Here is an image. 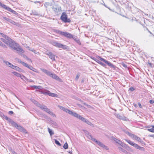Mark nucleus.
Returning <instances> with one entry per match:
<instances>
[{"label":"nucleus","mask_w":154,"mask_h":154,"mask_svg":"<svg viewBox=\"0 0 154 154\" xmlns=\"http://www.w3.org/2000/svg\"><path fill=\"white\" fill-rule=\"evenodd\" d=\"M0 34L3 37L1 38V40L14 49L18 46V44L13 40L11 38L4 34L0 32Z\"/></svg>","instance_id":"1"},{"label":"nucleus","mask_w":154,"mask_h":154,"mask_svg":"<svg viewBox=\"0 0 154 154\" xmlns=\"http://www.w3.org/2000/svg\"><path fill=\"white\" fill-rule=\"evenodd\" d=\"M64 111L68 113L69 114L76 117L82 122L86 123L88 125H90L92 127H94V125L93 124H92L88 120L82 117L80 115L77 113H76L66 108H65Z\"/></svg>","instance_id":"2"},{"label":"nucleus","mask_w":154,"mask_h":154,"mask_svg":"<svg viewBox=\"0 0 154 154\" xmlns=\"http://www.w3.org/2000/svg\"><path fill=\"white\" fill-rule=\"evenodd\" d=\"M86 136L89 139L91 140L92 141L94 142L100 147L105 148L106 149H108V148L107 146L105 145L103 143L101 142H100L97 141L96 139L93 138L92 135Z\"/></svg>","instance_id":"3"},{"label":"nucleus","mask_w":154,"mask_h":154,"mask_svg":"<svg viewBox=\"0 0 154 154\" xmlns=\"http://www.w3.org/2000/svg\"><path fill=\"white\" fill-rule=\"evenodd\" d=\"M125 140L129 144L133 146L136 148L140 149L142 151H144L145 149L144 148L140 146L138 144L134 143V142H132V141H131L130 140H128L127 139H125Z\"/></svg>","instance_id":"4"},{"label":"nucleus","mask_w":154,"mask_h":154,"mask_svg":"<svg viewBox=\"0 0 154 154\" xmlns=\"http://www.w3.org/2000/svg\"><path fill=\"white\" fill-rule=\"evenodd\" d=\"M51 43L54 46L58 48H62L64 49H67L68 47L66 45L58 43L56 41H51Z\"/></svg>","instance_id":"5"},{"label":"nucleus","mask_w":154,"mask_h":154,"mask_svg":"<svg viewBox=\"0 0 154 154\" xmlns=\"http://www.w3.org/2000/svg\"><path fill=\"white\" fill-rule=\"evenodd\" d=\"M111 140H114L116 143H118L120 146H122L123 148H127V147H128L126 145L113 136L111 137Z\"/></svg>","instance_id":"6"},{"label":"nucleus","mask_w":154,"mask_h":154,"mask_svg":"<svg viewBox=\"0 0 154 154\" xmlns=\"http://www.w3.org/2000/svg\"><path fill=\"white\" fill-rule=\"evenodd\" d=\"M57 32L59 34L64 36L67 38H71L73 37V36L70 33L67 32H63L60 30H58Z\"/></svg>","instance_id":"7"},{"label":"nucleus","mask_w":154,"mask_h":154,"mask_svg":"<svg viewBox=\"0 0 154 154\" xmlns=\"http://www.w3.org/2000/svg\"><path fill=\"white\" fill-rule=\"evenodd\" d=\"M32 101L35 104L38 106L41 109L44 110L47 112L48 113V109L46 106L41 105L35 100H32Z\"/></svg>","instance_id":"8"},{"label":"nucleus","mask_w":154,"mask_h":154,"mask_svg":"<svg viewBox=\"0 0 154 154\" xmlns=\"http://www.w3.org/2000/svg\"><path fill=\"white\" fill-rule=\"evenodd\" d=\"M62 20L65 23L70 22V20L67 18V16L65 12L62 13L60 17Z\"/></svg>","instance_id":"9"},{"label":"nucleus","mask_w":154,"mask_h":154,"mask_svg":"<svg viewBox=\"0 0 154 154\" xmlns=\"http://www.w3.org/2000/svg\"><path fill=\"white\" fill-rule=\"evenodd\" d=\"M14 127L20 130L21 131L23 132L24 134H28L26 131L23 127L18 125L16 123L14 125Z\"/></svg>","instance_id":"10"},{"label":"nucleus","mask_w":154,"mask_h":154,"mask_svg":"<svg viewBox=\"0 0 154 154\" xmlns=\"http://www.w3.org/2000/svg\"><path fill=\"white\" fill-rule=\"evenodd\" d=\"M49 75L59 82H62V79L54 74L49 72Z\"/></svg>","instance_id":"11"},{"label":"nucleus","mask_w":154,"mask_h":154,"mask_svg":"<svg viewBox=\"0 0 154 154\" xmlns=\"http://www.w3.org/2000/svg\"><path fill=\"white\" fill-rule=\"evenodd\" d=\"M3 118L7 120L13 126H14L15 125L16 123L13 121L11 119L8 117L7 116L3 114Z\"/></svg>","instance_id":"12"},{"label":"nucleus","mask_w":154,"mask_h":154,"mask_svg":"<svg viewBox=\"0 0 154 154\" xmlns=\"http://www.w3.org/2000/svg\"><path fill=\"white\" fill-rule=\"evenodd\" d=\"M131 137H133L135 140L138 141L141 143H142L143 141L142 139L139 137H137V135H130Z\"/></svg>","instance_id":"13"},{"label":"nucleus","mask_w":154,"mask_h":154,"mask_svg":"<svg viewBox=\"0 0 154 154\" xmlns=\"http://www.w3.org/2000/svg\"><path fill=\"white\" fill-rule=\"evenodd\" d=\"M0 6L2 7L3 8L5 9L7 11H10L11 9V8L8 7L5 5L2 4L1 2H0Z\"/></svg>","instance_id":"14"},{"label":"nucleus","mask_w":154,"mask_h":154,"mask_svg":"<svg viewBox=\"0 0 154 154\" xmlns=\"http://www.w3.org/2000/svg\"><path fill=\"white\" fill-rule=\"evenodd\" d=\"M55 55L51 52H49V57L51 60L52 61H55Z\"/></svg>","instance_id":"15"},{"label":"nucleus","mask_w":154,"mask_h":154,"mask_svg":"<svg viewBox=\"0 0 154 154\" xmlns=\"http://www.w3.org/2000/svg\"><path fill=\"white\" fill-rule=\"evenodd\" d=\"M3 19H4L5 20L7 21L9 23H10L14 25L16 24V22H15L14 21L12 20L11 19L5 17H3Z\"/></svg>","instance_id":"16"},{"label":"nucleus","mask_w":154,"mask_h":154,"mask_svg":"<svg viewBox=\"0 0 154 154\" xmlns=\"http://www.w3.org/2000/svg\"><path fill=\"white\" fill-rule=\"evenodd\" d=\"M60 7L57 6L56 5L53 6V9L55 12L58 13L60 11Z\"/></svg>","instance_id":"17"},{"label":"nucleus","mask_w":154,"mask_h":154,"mask_svg":"<svg viewBox=\"0 0 154 154\" xmlns=\"http://www.w3.org/2000/svg\"><path fill=\"white\" fill-rule=\"evenodd\" d=\"M14 50L21 53H23L24 52L23 50L18 45V46L14 48Z\"/></svg>","instance_id":"18"},{"label":"nucleus","mask_w":154,"mask_h":154,"mask_svg":"<svg viewBox=\"0 0 154 154\" xmlns=\"http://www.w3.org/2000/svg\"><path fill=\"white\" fill-rule=\"evenodd\" d=\"M118 146V149L121 152L127 153V151L125 149H123V147L121 146Z\"/></svg>","instance_id":"19"},{"label":"nucleus","mask_w":154,"mask_h":154,"mask_svg":"<svg viewBox=\"0 0 154 154\" xmlns=\"http://www.w3.org/2000/svg\"><path fill=\"white\" fill-rule=\"evenodd\" d=\"M12 68L19 72H21L22 69L17 66L13 65Z\"/></svg>","instance_id":"20"},{"label":"nucleus","mask_w":154,"mask_h":154,"mask_svg":"<svg viewBox=\"0 0 154 154\" xmlns=\"http://www.w3.org/2000/svg\"><path fill=\"white\" fill-rule=\"evenodd\" d=\"M106 63L110 67L112 68H115V66L112 64L111 63L106 60Z\"/></svg>","instance_id":"21"},{"label":"nucleus","mask_w":154,"mask_h":154,"mask_svg":"<svg viewBox=\"0 0 154 154\" xmlns=\"http://www.w3.org/2000/svg\"><path fill=\"white\" fill-rule=\"evenodd\" d=\"M49 96L55 97H58V95L57 94L51 93V92L49 91Z\"/></svg>","instance_id":"22"},{"label":"nucleus","mask_w":154,"mask_h":154,"mask_svg":"<svg viewBox=\"0 0 154 154\" xmlns=\"http://www.w3.org/2000/svg\"><path fill=\"white\" fill-rule=\"evenodd\" d=\"M3 61L4 63H5L8 66L12 68L13 65H12L11 63L5 60H4Z\"/></svg>","instance_id":"23"},{"label":"nucleus","mask_w":154,"mask_h":154,"mask_svg":"<svg viewBox=\"0 0 154 154\" xmlns=\"http://www.w3.org/2000/svg\"><path fill=\"white\" fill-rule=\"evenodd\" d=\"M94 60L95 61L97 62L101 66H106V65L103 63L101 62L100 60H98L95 59H94Z\"/></svg>","instance_id":"24"},{"label":"nucleus","mask_w":154,"mask_h":154,"mask_svg":"<svg viewBox=\"0 0 154 154\" xmlns=\"http://www.w3.org/2000/svg\"><path fill=\"white\" fill-rule=\"evenodd\" d=\"M72 38L79 45L81 44V43L80 41V40L79 39H78L77 38V37H73Z\"/></svg>","instance_id":"25"},{"label":"nucleus","mask_w":154,"mask_h":154,"mask_svg":"<svg viewBox=\"0 0 154 154\" xmlns=\"http://www.w3.org/2000/svg\"><path fill=\"white\" fill-rule=\"evenodd\" d=\"M148 130L152 132H154V125L150 127V128L148 129Z\"/></svg>","instance_id":"26"},{"label":"nucleus","mask_w":154,"mask_h":154,"mask_svg":"<svg viewBox=\"0 0 154 154\" xmlns=\"http://www.w3.org/2000/svg\"><path fill=\"white\" fill-rule=\"evenodd\" d=\"M31 14L33 15H38V14L37 12L34 10L32 11V13Z\"/></svg>","instance_id":"27"},{"label":"nucleus","mask_w":154,"mask_h":154,"mask_svg":"<svg viewBox=\"0 0 154 154\" xmlns=\"http://www.w3.org/2000/svg\"><path fill=\"white\" fill-rule=\"evenodd\" d=\"M12 73L17 77H20V76L21 75L20 73H18L16 72H13Z\"/></svg>","instance_id":"28"},{"label":"nucleus","mask_w":154,"mask_h":154,"mask_svg":"<svg viewBox=\"0 0 154 154\" xmlns=\"http://www.w3.org/2000/svg\"><path fill=\"white\" fill-rule=\"evenodd\" d=\"M49 114L51 116L54 117H56V116L53 112L49 111Z\"/></svg>","instance_id":"29"},{"label":"nucleus","mask_w":154,"mask_h":154,"mask_svg":"<svg viewBox=\"0 0 154 154\" xmlns=\"http://www.w3.org/2000/svg\"><path fill=\"white\" fill-rule=\"evenodd\" d=\"M97 58L98 59L100 60L103 61L104 63H106V60H105L104 59L101 57L98 56L97 57Z\"/></svg>","instance_id":"30"},{"label":"nucleus","mask_w":154,"mask_h":154,"mask_svg":"<svg viewBox=\"0 0 154 154\" xmlns=\"http://www.w3.org/2000/svg\"><path fill=\"white\" fill-rule=\"evenodd\" d=\"M27 68H29V69L32 70L33 71H35V70H36V69L35 68H33L31 66L29 65V66H28V67H27Z\"/></svg>","instance_id":"31"},{"label":"nucleus","mask_w":154,"mask_h":154,"mask_svg":"<svg viewBox=\"0 0 154 154\" xmlns=\"http://www.w3.org/2000/svg\"><path fill=\"white\" fill-rule=\"evenodd\" d=\"M68 145L67 143H66L63 146V147L64 149H68Z\"/></svg>","instance_id":"32"},{"label":"nucleus","mask_w":154,"mask_h":154,"mask_svg":"<svg viewBox=\"0 0 154 154\" xmlns=\"http://www.w3.org/2000/svg\"><path fill=\"white\" fill-rule=\"evenodd\" d=\"M55 143L58 145L59 146H61V144L59 142V141L57 140H54Z\"/></svg>","instance_id":"33"},{"label":"nucleus","mask_w":154,"mask_h":154,"mask_svg":"<svg viewBox=\"0 0 154 154\" xmlns=\"http://www.w3.org/2000/svg\"><path fill=\"white\" fill-rule=\"evenodd\" d=\"M22 63V64L24 66L26 67H28V66H29V65H28L26 63L23 62H21Z\"/></svg>","instance_id":"34"},{"label":"nucleus","mask_w":154,"mask_h":154,"mask_svg":"<svg viewBox=\"0 0 154 154\" xmlns=\"http://www.w3.org/2000/svg\"><path fill=\"white\" fill-rule=\"evenodd\" d=\"M49 133L50 135H52V134H54L53 131L52 130L50 129L49 128Z\"/></svg>","instance_id":"35"},{"label":"nucleus","mask_w":154,"mask_h":154,"mask_svg":"<svg viewBox=\"0 0 154 154\" xmlns=\"http://www.w3.org/2000/svg\"><path fill=\"white\" fill-rule=\"evenodd\" d=\"M58 107L60 109H61L64 111V110L66 108H64V107L62 106H58Z\"/></svg>","instance_id":"36"},{"label":"nucleus","mask_w":154,"mask_h":154,"mask_svg":"<svg viewBox=\"0 0 154 154\" xmlns=\"http://www.w3.org/2000/svg\"><path fill=\"white\" fill-rule=\"evenodd\" d=\"M32 88H34L35 89H40V87H41L40 86H35V85H33V86H32Z\"/></svg>","instance_id":"37"},{"label":"nucleus","mask_w":154,"mask_h":154,"mask_svg":"<svg viewBox=\"0 0 154 154\" xmlns=\"http://www.w3.org/2000/svg\"><path fill=\"white\" fill-rule=\"evenodd\" d=\"M12 13H13L14 14H17V13L15 11L11 9V11H10Z\"/></svg>","instance_id":"38"},{"label":"nucleus","mask_w":154,"mask_h":154,"mask_svg":"<svg viewBox=\"0 0 154 154\" xmlns=\"http://www.w3.org/2000/svg\"><path fill=\"white\" fill-rule=\"evenodd\" d=\"M79 76H80V75H79V73L77 74L76 75L75 78V80L76 81L78 80V79H79Z\"/></svg>","instance_id":"39"},{"label":"nucleus","mask_w":154,"mask_h":154,"mask_svg":"<svg viewBox=\"0 0 154 154\" xmlns=\"http://www.w3.org/2000/svg\"><path fill=\"white\" fill-rule=\"evenodd\" d=\"M116 117L119 118V119H122V116H121L119 114H117L116 115Z\"/></svg>","instance_id":"40"},{"label":"nucleus","mask_w":154,"mask_h":154,"mask_svg":"<svg viewBox=\"0 0 154 154\" xmlns=\"http://www.w3.org/2000/svg\"><path fill=\"white\" fill-rule=\"evenodd\" d=\"M42 71H43L45 73H46L47 74H48L47 70L44 69H42Z\"/></svg>","instance_id":"41"},{"label":"nucleus","mask_w":154,"mask_h":154,"mask_svg":"<svg viewBox=\"0 0 154 154\" xmlns=\"http://www.w3.org/2000/svg\"><path fill=\"white\" fill-rule=\"evenodd\" d=\"M20 77L22 79H26V77L25 76H24L23 75H20Z\"/></svg>","instance_id":"42"},{"label":"nucleus","mask_w":154,"mask_h":154,"mask_svg":"<svg viewBox=\"0 0 154 154\" xmlns=\"http://www.w3.org/2000/svg\"><path fill=\"white\" fill-rule=\"evenodd\" d=\"M135 89L133 87H131L129 88V90L132 91H134Z\"/></svg>","instance_id":"43"},{"label":"nucleus","mask_w":154,"mask_h":154,"mask_svg":"<svg viewBox=\"0 0 154 154\" xmlns=\"http://www.w3.org/2000/svg\"><path fill=\"white\" fill-rule=\"evenodd\" d=\"M83 131L86 134H89L88 132L86 130H83Z\"/></svg>","instance_id":"44"},{"label":"nucleus","mask_w":154,"mask_h":154,"mask_svg":"<svg viewBox=\"0 0 154 154\" xmlns=\"http://www.w3.org/2000/svg\"><path fill=\"white\" fill-rule=\"evenodd\" d=\"M83 131L86 134H89L88 132L86 130H83Z\"/></svg>","instance_id":"45"},{"label":"nucleus","mask_w":154,"mask_h":154,"mask_svg":"<svg viewBox=\"0 0 154 154\" xmlns=\"http://www.w3.org/2000/svg\"><path fill=\"white\" fill-rule=\"evenodd\" d=\"M18 62H20V63H21V64H22V62H23V61H21L20 59H18V58H16L15 59Z\"/></svg>","instance_id":"46"},{"label":"nucleus","mask_w":154,"mask_h":154,"mask_svg":"<svg viewBox=\"0 0 154 154\" xmlns=\"http://www.w3.org/2000/svg\"><path fill=\"white\" fill-rule=\"evenodd\" d=\"M149 103L151 104H153L154 103V101L153 100H149Z\"/></svg>","instance_id":"47"},{"label":"nucleus","mask_w":154,"mask_h":154,"mask_svg":"<svg viewBox=\"0 0 154 154\" xmlns=\"http://www.w3.org/2000/svg\"><path fill=\"white\" fill-rule=\"evenodd\" d=\"M45 6L46 7V8H47L48 6V4L47 2L45 3L44 4Z\"/></svg>","instance_id":"48"},{"label":"nucleus","mask_w":154,"mask_h":154,"mask_svg":"<svg viewBox=\"0 0 154 154\" xmlns=\"http://www.w3.org/2000/svg\"><path fill=\"white\" fill-rule=\"evenodd\" d=\"M1 46H2L3 48H7V46L5 45H4L2 43V45Z\"/></svg>","instance_id":"49"},{"label":"nucleus","mask_w":154,"mask_h":154,"mask_svg":"<svg viewBox=\"0 0 154 154\" xmlns=\"http://www.w3.org/2000/svg\"><path fill=\"white\" fill-rule=\"evenodd\" d=\"M29 50H30V49H29ZM30 50L32 51V52H33L34 53H35V54H36V51L34 50V49H32V50Z\"/></svg>","instance_id":"50"},{"label":"nucleus","mask_w":154,"mask_h":154,"mask_svg":"<svg viewBox=\"0 0 154 154\" xmlns=\"http://www.w3.org/2000/svg\"><path fill=\"white\" fill-rule=\"evenodd\" d=\"M13 112L12 111H10L8 112V113L10 115H12L13 113Z\"/></svg>","instance_id":"51"},{"label":"nucleus","mask_w":154,"mask_h":154,"mask_svg":"<svg viewBox=\"0 0 154 154\" xmlns=\"http://www.w3.org/2000/svg\"><path fill=\"white\" fill-rule=\"evenodd\" d=\"M49 122H50L52 124H53L54 123V122L51 119H50V121L49 120Z\"/></svg>","instance_id":"52"},{"label":"nucleus","mask_w":154,"mask_h":154,"mask_svg":"<svg viewBox=\"0 0 154 154\" xmlns=\"http://www.w3.org/2000/svg\"><path fill=\"white\" fill-rule=\"evenodd\" d=\"M138 105L139 107L140 108H141L142 107V106L141 105V104L140 103H138Z\"/></svg>","instance_id":"53"},{"label":"nucleus","mask_w":154,"mask_h":154,"mask_svg":"<svg viewBox=\"0 0 154 154\" xmlns=\"http://www.w3.org/2000/svg\"><path fill=\"white\" fill-rule=\"evenodd\" d=\"M35 2V3H39V4H40V2H39V1L35 2Z\"/></svg>","instance_id":"54"},{"label":"nucleus","mask_w":154,"mask_h":154,"mask_svg":"<svg viewBox=\"0 0 154 154\" xmlns=\"http://www.w3.org/2000/svg\"><path fill=\"white\" fill-rule=\"evenodd\" d=\"M2 45V43L0 41V45Z\"/></svg>","instance_id":"55"},{"label":"nucleus","mask_w":154,"mask_h":154,"mask_svg":"<svg viewBox=\"0 0 154 154\" xmlns=\"http://www.w3.org/2000/svg\"><path fill=\"white\" fill-rule=\"evenodd\" d=\"M84 104L85 105H86V106H88V105L86 103H84Z\"/></svg>","instance_id":"56"},{"label":"nucleus","mask_w":154,"mask_h":154,"mask_svg":"<svg viewBox=\"0 0 154 154\" xmlns=\"http://www.w3.org/2000/svg\"><path fill=\"white\" fill-rule=\"evenodd\" d=\"M150 136L152 137H154V135H150Z\"/></svg>","instance_id":"57"},{"label":"nucleus","mask_w":154,"mask_h":154,"mask_svg":"<svg viewBox=\"0 0 154 154\" xmlns=\"http://www.w3.org/2000/svg\"><path fill=\"white\" fill-rule=\"evenodd\" d=\"M14 154H17L15 152H14Z\"/></svg>","instance_id":"58"}]
</instances>
